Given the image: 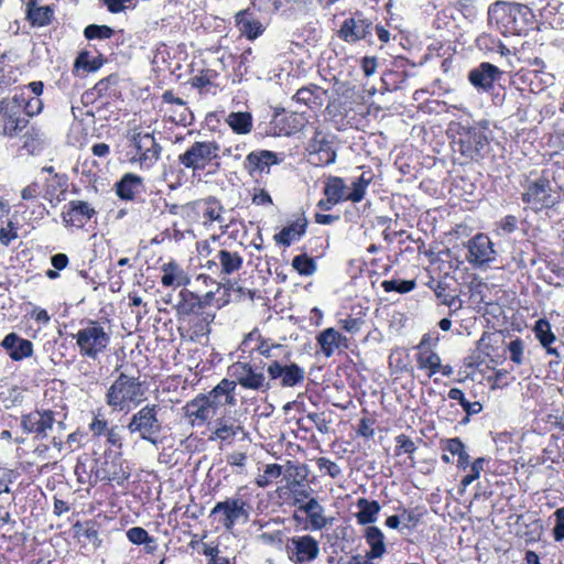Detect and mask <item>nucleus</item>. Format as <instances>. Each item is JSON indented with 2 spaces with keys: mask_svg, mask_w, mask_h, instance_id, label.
I'll use <instances>...</instances> for the list:
<instances>
[{
  "mask_svg": "<svg viewBox=\"0 0 564 564\" xmlns=\"http://www.w3.org/2000/svg\"><path fill=\"white\" fill-rule=\"evenodd\" d=\"M316 340L323 355L327 358L332 357L335 350L340 346L347 347V338L333 327L326 328L319 333Z\"/></svg>",
  "mask_w": 564,
  "mask_h": 564,
  "instance_id": "29",
  "label": "nucleus"
},
{
  "mask_svg": "<svg viewBox=\"0 0 564 564\" xmlns=\"http://www.w3.org/2000/svg\"><path fill=\"white\" fill-rule=\"evenodd\" d=\"M239 433L245 437L247 432L243 426L234 417H220L216 421V429L213 432L215 438L220 441H230Z\"/></svg>",
  "mask_w": 564,
  "mask_h": 564,
  "instance_id": "33",
  "label": "nucleus"
},
{
  "mask_svg": "<svg viewBox=\"0 0 564 564\" xmlns=\"http://www.w3.org/2000/svg\"><path fill=\"white\" fill-rule=\"evenodd\" d=\"M106 436H107V443L110 444L111 446H116L119 448L122 446L121 434L119 432L118 426H112L111 429H109L107 431Z\"/></svg>",
  "mask_w": 564,
  "mask_h": 564,
  "instance_id": "62",
  "label": "nucleus"
},
{
  "mask_svg": "<svg viewBox=\"0 0 564 564\" xmlns=\"http://www.w3.org/2000/svg\"><path fill=\"white\" fill-rule=\"evenodd\" d=\"M445 451L449 452L453 456H458L465 452V445L458 437L448 438L444 442Z\"/></svg>",
  "mask_w": 564,
  "mask_h": 564,
  "instance_id": "55",
  "label": "nucleus"
},
{
  "mask_svg": "<svg viewBox=\"0 0 564 564\" xmlns=\"http://www.w3.org/2000/svg\"><path fill=\"white\" fill-rule=\"evenodd\" d=\"M534 334L539 339L541 345L546 349L549 354L558 355L555 348L552 347V344L556 340L555 335L551 329V325L546 319H539L534 325Z\"/></svg>",
  "mask_w": 564,
  "mask_h": 564,
  "instance_id": "38",
  "label": "nucleus"
},
{
  "mask_svg": "<svg viewBox=\"0 0 564 564\" xmlns=\"http://www.w3.org/2000/svg\"><path fill=\"white\" fill-rule=\"evenodd\" d=\"M144 391L138 378L120 373L106 393V403L116 411H127L143 401Z\"/></svg>",
  "mask_w": 564,
  "mask_h": 564,
  "instance_id": "1",
  "label": "nucleus"
},
{
  "mask_svg": "<svg viewBox=\"0 0 564 564\" xmlns=\"http://www.w3.org/2000/svg\"><path fill=\"white\" fill-rule=\"evenodd\" d=\"M310 162L315 165H329L336 161V152L332 142L317 133L308 144Z\"/></svg>",
  "mask_w": 564,
  "mask_h": 564,
  "instance_id": "17",
  "label": "nucleus"
},
{
  "mask_svg": "<svg viewBox=\"0 0 564 564\" xmlns=\"http://www.w3.org/2000/svg\"><path fill=\"white\" fill-rule=\"evenodd\" d=\"M467 261L476 268L488 265L496 259L494 243L487 235L478 234L467 242Z\"/></svg>",
  "mask_w": 564,
  "mask_h": 564,
  "instance_id": "11",
  "label": "nucleus"
},
{
  "mask_svg": "<svg viewBox=\"0 0 564 564\" xmlns=\"http://www.w3.org/2000/svg\"><path fill=\"white\" fill-rule=\"evenodd\" d=\"M96 215V210L90 204L83 200H72L68 207L62 214L65 225L83 227L89 219Z\"/></svg>",
  "mask_w": 564,
  "mask_h": 564,
  "instance_id": "18",
  "label": "nucleus"
},
{
  "mask_svg": "<svg viewBox=\"0 0 564 564\" xmlns=\"http://www.w3.org/2000/svg\"><path fill=\"white\" fill-rule=\"evenodd\" d=\"M161 270H162L161 283L163 286L180 288V286H186L191 282L189 275L175 261H170L167 263H164L162 265Z\"/></svg>",
  "mask_w": 564,
  "mask_h": 564,
  "instance_id": "27",
  "label": "nucleus"
},
{
  "mask_svg": "<svg viewBox=\"0 0 564 564\" xmlns=\"http://www.w3.org/2000/svg\"><path fill=\"white\" fill-rule=\"evenodd\" d=\"M229 371L234 378L232 381L245 389L265 391L270 388L261 366L249 361H237L229 367Z\"/></svg>",
  "mask_w": 564,
  "mask_h": 564,
  "instance_id": "7",
  "label": "nucleus"
},
{
  "mask_svg": "<svg viewBox=\"0 0 564 564\" xmlns=\"http://www.w3.org/2000/svg\"><path fill=\"white\" fill-rule=\"evenodd\" d=\"M288 489L290 490V492L293 496L294 505L301 506V505L305 503V500L308 501L310 498H312L311 497L312 489L302 485L301 481L297 479H291L288 482Z\"/></svg>",
  "mask_w": 564,
  "mask_h": 564,
  "instance_id": "44",
  "label": "nucleus"
},
{
  "mask_svg": "<svg viewBox=\"0 0 564 564\" xmlns=\"http://www.w3.org/2000/svg\"><path fill=\"white\" fill-rule=\"evenodd\" d=\"M271 380H280L282 388H292L303 382L305 379V370L296 364L282 365L274 360L267 368Z\"/></svg>",
  "mask_w": 564,
  "mask_h": 564,
  "instance_id": "12",
  "label": "nucleus"
},
{
  "mask_svg": "<svg viewBox=\"0 0 564 564\" xmlns=\"http://www.w3.org/2000/svg\"><path fill=\"white\" fill-rule=\"evenodd\" d=\"M42 100L37 96L25 97L22 106V112L26 116L32 117L39 115L42 111Z\"/></svg>",
  "mask_w": 564,
  "mask_h": 564,
  "instance_id": "51",
  "label": "nucleus"
},
{
  "mask_svg": "<svg viewBox=\"0 0 564 564\" xmlns=\"http://www.w3.org/2000/svg\"><path fill=\"white\" fill-rule=\"evenodd\" d=\"M84 34L87 39H110L113 34V30L108 25L90 24L85 28Z\"/></svg>",
  "mask_w": 564,
  "mask_h": 564,
  "instance_id": "47",
  "label": "nucleus"
},
{
  "mask_svg": "<svg viewBox=\"0 0 564 564\" xmlns=\"http://www.w3.org/2000/svg\"><path fill=\"white\" fill-rule=\"evenodd\" d=\"M458 151L468 159H476L488 144L485 133L478 128L462 127L459 132Z\"/></svg>",
  "mask_w": 564,
  "mask_h": 564,
  "instance_id": "14",
  "label": "nucleus"
},
{
  "mask_svg": "<svg viewBox=\"0 0 564 564\" xmlns=\"http://www.w3.org/2000/svg\"><path fill=\"white\" fill-rule=\"evenodd\" d=\"M116 193L121 199L132 200L142 191V178L135 174L128 173L116 185Z\"/></svg>",
  "mask_w": 564,
  "mask_h": 564,
  "instance_id": "32",
  "label": "nucleus"
},
{
  "mask_svg": "<svg viewBox=\"0 0 564 564\" xmlns=\"http://www.w3.org/2000/svg\"><path fill=\"white\" fill-rule=\"evenodd\" d=\"M236 387L237 382L223 379L212 391L203 394V397L208 400L210 405H213V410L217 413L218 409L223 405H236Z\"/></svg>",
  "mask_w": 564,
  "mask_h": 564,
  "instance_id": "16",
  "label": "nucleus"
},
{
  "mask_svg": "<svg viewBox=\"0 0 564 564\" xmlns=\"http://www.w3.org/2000/svg\"><path fill=\"white\" fill-rule=\"evenodd\" d=\"M366 195V188L361 186L357 181L351 183V191H348V200L352 203H359Z\"/></svg>",
  "mask_w": 564,
  "mask_h": 564,
  "instance_id": "59",
  "label": "nucleus"
},
{
  "mask_svg": "<svg viewBox=\"0 0 564 564\" xmlns=\"http://www.w3.org/2000/svg\"><path fill=\"white\" fill-rule=\"evenodd\" d=\"M219 145L214 141H196L184 153L178 155V162L193 171L204 170L213 160L219 156Z\"/></svg>",
  "mask_w": 564,
  "mask_h": 564,
  "instance_id": "6",
  "label": "nucleus"
},
{
  "mask_svg": "<svg viewBox=\"0 0 564 564\" xmlns=\"http://www.w3.org/2000/svg\"><path fill=\"white\" fill-rule=\"evenodd\" d=\"M96 478L106 481H116L122 484L130 474L123 468L122 460L119 456L111 459L105 458L95 473Z\"/></svg>",
  "mask_w": 564,
  "mask_h": 564,
  "instance_id": "21",
  "label": "nucleus"
},
{
  "mask_svg": "<svg viewBox=\"0 0 564 564\" xmlns=\"http://www.w3.org/2000/svg\"><path fill=\"white\" fill-rule=\"evenodd\" d=\"M75 67L76 68H84V69H86L88 72H94V70H96L99 67V65L96 64L95 62L91 63L90 59H89V54L87 52H83L76 58Z\"/></svg>",
  "mask_w": 564,
  "mask_h": 564,
  "instance_id": "57",
  "label": "nucleus"
},
{
  "mask_svg": "<svg viewBox=\"0 0 564 564\" xmlns=\"http://www.w3.org/2000/svg\"><path fill=\"white\" fill-rule=\"evenodd\" d=\"M204 210L203 216L204 218L208 219L209 221H217L220 225L224 224L225 219L221 216V213L224 210V207L219 204V202L214 197H208L204 200Z\"/></svg>",
  "mask_w": 564,
  "mask_h": 564,
  "instance_id": "43",
  "label": "nucleus"
},
{
  "mask_svg": "<svg viewBox=\"0 0 564 564\" xmlns=\"http://www.w3.org/2000/svg\"><path fill=\"white\" fill-rule=\"evenodd\" d=\"M356 505L358 508L356 519L359 524L366 525L377 521L378 514L381 510L378 501L359 498Z\"/></svg>",
  "mask_w": 564,
  "mask_h": 564,
  "instance_id": "36",
  "label": "nucleus"
},
{
  "mask_svg": "<svg viewBox=\"0 0 564 564\" xmlns=\"http://www.w3.org/2000/svg\"><path fill=\"white\" fill-rule=\"evenodd\" d=\"M183 337H187L192 341H198L202 337H206L210 333L207 316L193 315L189 318H183L178 326Z\"/></svg>",
  "mask_w": 564,
  "mask_h": 564,
  "instance_id": "26",
  "label": "nucleus"
},
{
  "mask_svg": "<svg viewBox=\"0 0 564 564\" xmlns=\"http://www.w3.org/2000/svg\"><path fill=\"white\" fill-rule=\"evenodd\" d=\"M278 347L279 345H269L264 339H262L260 333L257 329H253L245 336L239 349L242 352H251L256 350L263 357L270 358L272 348Z\"/></svg>",
  "mask_w": 564,
  "mask_h": 564,
  "instance_id": "31",
  "label": "nucleus"
},
{
  "mask_svg": "<svg viewBox=\"0 0 564 564\" xmlns=\"http://www.w3.org/2000/svg\"><path fill=\"white\" fill-rule=\"evenodd\" d=\"M26 17L33 25L44 26L51 23L53 10L48 6L37 7L34 1H31Z\"/></svg>",
  "mask_w": 564,
  "mask_h": 564,
  "instance_id": "41",
  "label": "nucleus"
},
{
  "mask_svg": "<svg viewBox=\"0 0 564 564\" xmlns=\"http://www.w3.org/2000/svg\"><path fill=\"white\" fill-rule=\"evenodd\" d=\"M291 544L297 563L312 562L319 554L318 542L311 535L293 536Z\"/></svg>",
  "mask_w": 564,
  "mask_h": 564,
  "instance_id": "24",
  "label": "nucleus"
},
{
  "mask_svg": "<svg viewBox=\"0 0 564 564\" xmlns=\"http://www.w3.org/2000/svg\"><path fill=\"white\" fill-rule=\"evenodd\" d=\"M560 195L550 180L543 175L529 183L522 194V200L534 212L551 208L558 202Z\"/></svg>",
  "mask_w": 564,
  "mask_h": 564,
  "instance_id": "4",
  "label": "nucleus"
},
{
  "mask_svg": "<svg viewBox=\"0 0 564 564\" xmlns=\"http://www.w3.org/2000/svg\"><path fill=\"white\" fill-rule=\"evenodd\" d=\"M508 351L510 359L517 365H522L524 361V343L520 338H516L508 344Z\"/></svg>",
  "mask_w": 564,
  "mask_h": 564,
  "instance_id": "49",
  "label": "nucleus"
},
{
  "mask_svg": "<svg viewBox=\"0 0 564 564\" xmlns=\"http://www.w3.org/2000/svg\"><path fill=\"white\" fill-rule=\"evenodd\" d=\"M17 238V227L12 221H8L7 227L0 229V243L7 247Z\"/></svg>",
  "mask_w": 564,
  "mask_h": 564,
  "instance_id": "53",
  "label": "nucleus"
},
{
  "mask_svg": "<svg viewBox=\"0 0 564 564\" xmlns=\"http://www.w3.org/2000/svg\"><path fill=\"white\" fill-rule=\"evenodd\" d=\"M306 228L307 219L302 215L285 226L279 234H275L273 239L278 245L289 247L304 236Z\"/></svg>",
  "mask_w": 564,
  "mask_h": 564,
  "instance_id": "28",
  "label": "nucleus"
},
{
  "mask_svg": "<svg viewBox=\"0 0 564 564\" xmlns=\"http://www.w3.org/2000/svg\"><path fill=\"white\" fill-rule=\"evenodd\" d=\"M365 539L370 546L366 557L369 560L382 557L387 551L383 532L378 527H368L365 531Z\"/></svg>",
  "mask_w": 564,
  "mask_h": 564,
  "instance_id": "34",
  "label": "nucleus"
},
{
  "mask_svg": "<svg viewBox=\"0 0 564 564\" xmlns=\"http://www.w3.org/2000/svg\"><path fill=\"white\" fill-rule=\"evenodd\" d=\"M357 433L366 438H371L375 435V430L372 427V421L370 419H361L359 421Z\"/></svg>",
  "mask_w": 564,
  "mask_h": 564,
  "instance_id": "61",
  "label": "nucleus"
},
{
  "mask_svg": "<svg viewBox=\"0 0 564 564\" xmlns=\"http://www.w3.org/2000/svg\"><path fill=\"white\" fill-rule=\"evenodd\" d=\"M1 347L14 361L29 358L33 355V344L31 340L20 337L15 333L8 334L1 341Z\"/></svg>",
  "mask_w": 564,
  "mask_h": 564,
  "instance_id": "20",
  "label": "nucleus"
},
{
  "mask_svg": "<svg viewBox=\"0 0 564 564\" xmlns=\"http://www.w3.org/2000/svg\"><path fill=\"white\" fill-rule=\"evenodd\" d=\"M226 122L239 134H247L252 129V117L249 112H231L226 118Z\"/></svg>",
  "mask_w": 564,
  "mask_h": 564,
  "instance_id": "42",
  "label": "nucleus"
},
{
  "mask_svg": "<svg viewBox=\"0 0 564 564\" xmlns=\"http://www.w3.org/2000/svg\"><path fill=\"white\" fill-rule=\"evenodd\" d=\"M56 427L59 432L65 430L62 421L55 420V414L51 410L33 411L22 416L21 426L25 433L35 434L36 438H47L50 433Z\"/></svg>",
  "mask_w": 564,
  "mask_h": 564,
  "instance_id": "8",
  "label": "nucleus"
},
{
  "mask_svg": "<svg viewBox=\"0 0 564 564\" xmlns=\"http://www.w3.org/2000/svg\"><path fill=\"white\" fill-rule=\"evenodd\" d=\"M382 286L386 291H395L399 293H408L415 288V281L413 280H390L384 281Z\"/></svg>",
  "mask_w": 564,
  "mask_h": 564,
  "instance_id": "48",
  "label": "nucleus"
},
{
  "mask_svg": "<svg viewBox=\"0 0 564 564\" xmlns=\"http://www.w3.org/2000/svg\"><path fill=\"white\" fill-rule=\"evenodd\" d=\"M236 22L239 30L249 39L253 40L263 32V26L260 21L250 19L247 11H240L236 14Z\"/></svg>",
  "mask_w": 564,
  "mask_h": 564,
  "instance_id": "40",
  "label": "nucleus"
},
{
  "mask_svg": "<svg viewBox=\"0 0 564 564\" xmlns=\"http://www.w3.org/2000/svg\"><path fill=\"white\" fill-rule=\"evenodd\" d=\"M292 267L301 275H312L317 270L314 259L310 258L307 254H300L294 257L292 260Z\"/></svg>",
  "mask_w": 564,
  "mask_h": 564,
  "instance_id": "45",
  "label": "nucleus"
},
{
  "mask_svg": "<svg viewBox=\"0 0 564 564\" xmlns=\"http://www.w3.org/2000/svg\"><path fill=\"white\" fill-rule=\"evenodd\" d=\"M39 194H40V186L37 183L29 184L21 192V196L25 200H31V199L36 198L39 196Z\"/></svg>",
  "mask_w": 564,
  "mask_h": 564,
  "instance_id": "63",
  "label": "nucleus"
},
{
  "mask_svg": "<svg viewBox=\"0 0 564 564\" xmlns=\"http://www.w3.org/2000/svg\"><path fill=\"white\" fill-rule=\"evenodd\" d=\"M216 259L221 267V273L232 274L242 267V257L238 252L221 249L217 252Z\"/></svg>",
  "mask_w": 564,
  "mask_h": 564,
  "instance_id": "39",
  "label": "nucleus"
},
{
  "mask_svg": "<svg viewBox=\"0 0 564 564\" xmlns=\"http://www.w3.org/2000/svg\"><path fill=\"white\" fill-rule=\"evenodd\" d=\"M89 430L95 436H100L102 434H107L108 422L99 416H95L91 423L89 424Z\"/></svg>",
  "mask_w": 564,
  "mask_h": 564,
  "instance_id": "56",
  "label": "nucleus"
},
{
  "mask_svg": "<svg viewBox=\"0 0 564 564\" xmlns=\"http://www.w3.org/2000/svg\"><path fill=\"white\" fill-rule=\"evenodd\" d=\"M555 525L553 528V536L555 541L564 540V508H560L554 512Z\"/></svg>",
  "mask_w": 564,
  "mask_h": 564,
  "instance_id": "54",
  "label": "nucleus"
},
{
  "mask_svg": "<svg viewBox=\"0 0 564 564\" xmlns=\"http://www.w3.org/2000/svg\"><path fill=\"white\" fill-rule=\"evenodd\" d=\"M160 410L158 404L144 405L131 416L127 429L131 434H139L142 440L155 445L162 432V422L158 416Z\"/></svg>",
  "mask_w": 564,
  "mask_h": 564,
  "instance_id": "3",
  "label": "nucleus"
},
{
  "mask_svg": "<svg viewBox=\"0 0 564 564\" xmlns=\"http://www.w3.org/2000/svg\"><path fill=\"white\" fill-rule=\"evenodd\" d=\"M372 30V22L361 13H356L346 19L339 30V37L348 43H356L367 37Z\"/></svg>",
  "mask_w": 564,
  "mask_h": 564,
  "instance_id": "15",
  "label": "nucleus"
},
{
  "mask_svg": "<svg viewBox=\"0 0 564 564\" xmlns=\"http://www.w3.org/2000/svg\"><path fill=\"white\" fill-rule=\"evenodd\" d=\"M128 138L135 150L134 160L141 165L149 167L159 160L162 148L151 133H142L139 129H133Z\"/></svg>",
  "mask_w": 564,
  "mask_h": 564,
  "instance_id": "10",
  "label": "nucleus"
},
{
  "mask_svg": "<svg viewBox=\"0 0 564 564\" xmlns=\"http://www.w3.org/2000/svg\"><path fill=\"white\" fill-rule=\"evenodd\" d=\"M501 74L502 72L497 66L484 62L469 72L468 79L474 87L488 91Z\"/></svg>",
  "mask_w": 564,
  "mask_h": 564,
  "instance_id": "19",
  "label": "nucleus"
},
{
  "mask_svg": "<svg viewBox=\"0 0 564 564\" xmlns=\"http://www.w3.org/2000/svg\"><path fill=\"white\" fill-rule=\"evenodd\" d=\"M108 11L119 13L129 8L132 0H102Z\"/></svg>",
  "mask_w": 564,
  "mask_h": 564,
  "instance_id": "60",
  "label": "nucleus"
},
{
  "mask_svg": "<svg viewBox=\"0 0 564 564\" xmlns=\"http://www.w3.org/2000/svg\"><path fill=\"white\" fill-rule=\"evenodd\" d=\"M397 446L399 449L406 454H413L416 451L414 442L404 434H400L395 437Z\"/></svg>",
  "mask_w": 564,
  "mask_h": 564,
  "instance_id": "58",
  "label": "nucleus"
},
{
  "mask_svg": "<svg viewBox=\"0 0 564 564\" xmlns=\"http://www.w3.org/2000/svg\"><path fill=\"white\" fill-rule=\"evenodd\" d=\"M323 194L339 204L340 202L348 200V186L344 178L339 176H328L325 181Z\"/></svg>",
  "mask_w": 564,
  "mask_h": 564,
  "instance_id": "37",
  "label": "nucleus"
},
{
  "mask_svg": "<svg viewBox=\"0 0 564 564\" xmlns=\"http://www.w3.org/2000/svg\"><path fill=\"white\" fill-rule=\"evenodd\" d=\"M200 306L202 300L197 294L187 289H182L178 293V301L174 307L181 322L183 318L193 316Z\"/></svg>",
  "mask_w": 564,
  "mask_h": 564,
  "instance_id": "30",
  "label": "nucleus"
},
{
  "mask_svg": "<svg viewBox=\"0 0 564 564\" xmlns=\"http://www.w3.org/2000/svg\"><path fill=\"white\" fill-rule=\"evenodd\" d=\"M128 540L137 545L154 543L155 540L141 527H133L127 531Z\"/></svg>",
  "mask_w": 564,
  "mask_h": 564,
  "instance_id": "46",
  "label": "nucleus"
},
{
  "mask_svg": "<svg viewBox=\"0 0 564 564\" xmlns=\"http://www.w3.org/2000/svg\"><path fill=\"white\" fill-rule=\"evenodd\" d=\"M246 507L247 502L241 497L236 496L217 502L212 510V514L223 512L224 527L227 530H230L238 520H247L249 518V513Z\"/></svg>",
  "mask_w": 564,
  "mask_h": 564,
  "instance_id": "13",
  "label": "nucleus"
},
{
  "mask_svg": "<svg viewBox=\"0 0 564 564\" xmlns=\"http://www.w3.org/2000/svg\"><path fill=\"white\" fill-rule=\"evenodd\" d=\"M281 161L282 160L278 156V154L272 151H253L247 155L245 167L251 175H253L256 172H269V167L271 165L279 164Z\"/></svg>",
  "mask_w": 564,
  "mask_h": 564,
  "instance_id": "25",
  "label": "nucleus"
},
{
  "mask_svg": "<svg viewBox=\"0 0 564 564\" xmlns=\"http://www.w3.org/2000/svg\"><path fill=\"white\" fill-rule=\"evenodd\" d=\"M185 416L191 420L193 424L198 422L203 424L216 415L213 405L206 400L203 394H198L184 406Z\"/></svg>",
  "mask_w": 564,
  "mask_h": 564,
  "instance_id": "22",
  "label": "nucleus"
},
{
  "mask_svg": "<svg viewBox=\"0 0 564 564\" xmlns=\"http://www.w3.org/2000/svg\"><path fill=\"white\" fill-rule=\"evenodd\" d=\"M299 510L303 511L314 530H322L327 525V520L324 516V508L316 498H310L308 501L299 506Z\"/></svg>",
  "mask_w": 564,
  "mask_h": 564,
  "instance_id": "35",
  "label": "nucleus"
},
{
  "mask_svg": "<svg viewBox=\"0 0 564 564\" xmlns=\"http://www.w3.org/2000/svg\"><path fill=\"white\" fill-rule=\"evenodd\" d=\"M517 225H518V220H517V217L512 216V215H508L506 216L505 218L501 219L500 221V228L507 232V234H511L516 229H517Z\"/></svg>",
  "mask_w": 564,
  "mask_h": 564,
  "instance_id": "64",
  "label": "nucleus"
},
{
  "mask_svg": "<svg viewBox=\"0 0 564 564\" xmlns=\"http://www.w3.org/2000/svg\"><path fill=\"white\" fill-rule=\"evenodd\" d=\"M315 91H316V88L313 89L310 87H302L295 93L293 99L296 102H301V104L308 106L313 102H316L317 97L315 96Z\"/></svg>",
  "mask_w": 564,
  "mask_h": 564,
  "instance_id": "52",
  "label": "nucleus"
},
{
  "mask_svg": "<svg viewBox=\"0 0 564 564\" xmlns=\"http://www.w3.org/2000/svg\"><path fill=\"white\" fill-rule=\"evenodd\" d=\"M522 6L506 1H497L488 9V22L496 25L503 34L514 33L518 30L517 18Z\"/></svg>",
  "mask_w": 564,
  "mask_h": 564,
  "instance_id": "9",
  "label": "nucleus"
},
{
  "mask_svg": "<svg viewBox=\"0 0 564 564\" xmlns=\"http://www.w3.org/2000/svg\"><path fill=\"white\" fill-rule=\"evenodd\" d=\"M316 465L321 471L327 474L332 478H337L341 475L340 466L326 457L317 458Z\"/></svg>",
  "mask_w": 564,
  "mask_h": 564,
  "instance_id": "50",
  "label": "nucleus"
},
{
  "mask_svg": "<svg viewBox=\"0 0 564 564\" xmlns=\"http://www.w3.org/2000/svg\"><path fill=\"white\" fill-rule=\"evenodd\" d=\"M416 362L420 369L426 370L427 378H432L435 373L441 372L445 377L453 375V367L442 365L441 357L434 350H423L417 352Z\"/></svg>",
  "mask_w": 564,
  "mask_h": 564,
  "instance_id": "23",
  "label": "nucleus"
},
{
  "mask_svg": "<svg viewBox=\"0 0 564 564\" xmlns=\"http://www.w3.org/2000/svg\"><path fill=\"white\" fill-rule=\"evenodd\" d=\"M23 101L24 93L0 101V122L4 135L15 137L26 127L28 119L21 116Z\"/></svg>",
  "mask_w": 564,
  "mask_h": 564,
  "instance_id": "5",
  "label": "nucleus"
},
{
  "mask_svg": "<svg viewBox=\"0 0 564 564\" xmlns=\"http://www.w3.org/2000/svg\"><path fill=\"white\" fill-rule=\"evenodd\" d=\"M74 338L79 354L94 360L105 352L110 344V333L97 321H88L86 326L74 335Z\"/></svg>",
  "mask_w": 564,
  "mask_h": 564,
  "instance_id": "2",
  "label": "nucleus"
}]
</instances>
